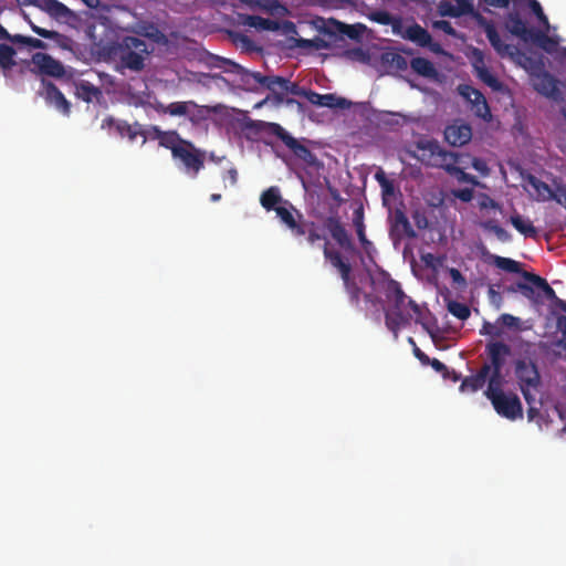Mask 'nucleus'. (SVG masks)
<instances>
[{"instance_id":"28","label":"nucleus","mask_w":566,"mask_h":566,"mask_svg":"<svg viewBox=\"0 0 566 566\" xmlns=\"http://www.w3.org/2000/svg\"><path fill=\"white\" fill-rule=\"evenodd\" d=\"M510 223L515 228L516 231H518L525 238L537 237V229L535 228L533 222L528 218H524L518 212H514L510 217Z\"/></svg>"},{"instance_id":"18","label":"nucleus","mask_w":566,"mask_h":566,"mask_svg":"<svg viewBox=\"0 0 566 566\" xmlns=\"http://www.w3.org/2000/svg\"><path fill=\"white\" fill-rule=\"evenodd\" d=\"M402 38L416 43L418 46L428 48L431 52L436 54L443 53L441 44L438 42H433L432 36L428 32V30L416 22L406 28Z\"/></svg>"},{"instance_id":"32","label":"nucleus","mask_w":566,"mask_h":566,"mask_svg":"<svg viewBox=\"0 0 566 566\" xmlns=\"http://www.w3.org/2000/svg\"><path fill=\"white\" fill-rule=\"evenodd\" d=\"M547 31L546 29L544 31L534 29L528 42L538 45L546 52H552L557 45V42L546 34Z\"/></svg>"},{"instance_id":"40","label":"nucleus","mask_w":566,"mask_h":566,"mask_svg":"<svg viewBox=\"0 0 566 566\" xmlns=\"http://www.w3.org/2000/svg\"><path fill=\"white\" fill-rule=\"evenodd\" d=\"M76 88L80 97L86 102H91L94 97H97L101 94L99 88L87 81L78 83Z\"/></svg>"},{"instance_id":"58","label":"nucleus","mask_w":566,"mask_h":566,"mask_svg":"<svg viewBox=\"0 0 566 566\" xmlns=\"http://www.w3.org/2000/svg\"><path fill=\"white\" fill-rule=\"evenodd\" d=\"M391 64L395 65L398 70H406L408 67L407 60L400 54H394L391 60Z\"/></svg>"},{"instance_id":"56","label":"nucleus","mask_w":566,"mask_h":566,"mask_svg":"<svg viewBox=\"0 0 566 566\" xmlns=\"http://www.w3.org/2000/svg\"><path fill=\"white\" fill-rule=\"evenodd\" d=\"M290 13V10L286 6L282 4L279 0L274 4V9L270 11L269 14L276 15V17H285Z\"/></svg>"},{"instance_id":"54","label":"nucleus","mask_w":566,"mask_h":566,"mask_svg":"<svg viewBox=\"0 0 566 566\" xmlns=\"http://www.w3.org/2000/svg\"><path fill=\"white\" fill-rule=\"evenodd\" d=\"M499 319L502 323V325L509 328H515L518 326L520 323V318L511 314H502Z\"/></svg>"},{"instance_id":"34","label":"nucleus","mask_w":566,"mask_h":566,"mask_svg":"<svg viewBox=\"0 0 566 566\" xmlns=\"http://www.w3.org/2000/svg\"><path fill=\"white\" fill-rule=\"evenodd\" d=\"M394 228L397 230L401 229L402 232L408 238L412 239L417 237V233L413 230L412 226L410 224L409 219L407 218L406 213L400 209H397L394 213Z\"/></svg>"},{"instance_id":"59","label":"nucleus","mask_w":566,"mask_h":566,"mask_svg":"<svg viewBox=\"0 0 566 566\" xmlns=\"http://www.w3.org/2000/svg\"><path fill=\"white\" fill-rule=\"evenodd\" d=\"M307 92H308V90L301 88L296 83H291L287 80L285 94L291 93L293 95L304 96V93H307Z\"/></svg>"},{"instance_id":"41","label":"nucleus","mask_w":566,"mask_h":566,"mask_svg":"<svg viewBox=\"0 0 566 566\" xmlns=\"http://www.w3.org/2000/svg\"><path fill=\"white\" fill-rule=\"evenodd\" d=\"M447 308L449 313L461 321L468 319L471 315L470 307L467 304L457 301H449Z\"/></svg>"},{"instance_id":"46","label":"nucleus","mask_w":566,"mask_h":566,"mask_svg":"<svg viewBox=\"0 0 566 566\" xmlns=\"http://www.w3.org/2000/svg\"><path fill=\"white\" fill-rule=\"evenodd\" d=\"M428 365H430L437 373L441 374L444 379L452 378V380L457 381L459 378L453 370L450 371L448 367L437 358H430Z\"/></svg>"},{"instance_id":"30","label":"nucleus","mask_w":566,"mask_h":566,"mask_svg":"<svg viewBox=\"0 0 566 566\" xmlns=\"http://www.w3.org/2000/svg\"><path fill=\"white\" fill-rule=\"evenodd\" d=\"M410 67L415 73L423 77L436 78L438 75L433 63L426 57H413L410 61Z\"/></svg>"},{"instance_id":"47","label":"nucleus","mask_w":566,"mask_h":566,"mask_svg":"<svg viewBox=\"0 0 566 566\" xmlns=\"http://www.w3.org/2000/svg\"><path fill=\"white\" fill-rule=\"evenodd\" d=\"M46 8L48 11L54 17L64 18L70 14V9L57 0H48Z\"/></svg>"},{"instance_id":"26","label":"nucleus","mask_w":566,"mask_h":566,"mask_svg":"<svg viewBox=\"0 0 566 566\" xmlns=\"http://www.w3.org/2000/svg\"><path fill=\"white\" fill-rule=\"evenodd\" d=\"M196 106L195 101L172 102L170 104H157L155 109L161 114L170 116H186L188 117L189 108Z\"/></svg>"},{"instance_id":"2","label":"nucleus","mask_w":566,"mask_h":566,"mask_svg":"<svg viewBox=\"0 0 566 566\" xmlns=\"http://www.w3.org/2000/svg\"><path fill=\"white\" fill-rule=\"evenodd\" d=\"M210 65L212 67L221 69L228 73H235L241 76L244 83H249L250 78L255 83L270 90L279 102L284 101L286 91L287 78L276 75H262L260 72H250L240 64L217 55L210 57Z\"/></svg>"},{"instance_id":"7","label":"nucleus","mask_w":566,"mask_h":566,"mask_svg":"<svg viewBox=\"0 0 566 566\" xmlns=\"http://www.w3.org/2000/svg\"><path fill=\"white\" fill-rule=\"evenodd\" d=\"M323 254L326 261L335 268L343 281L344 289L349 296V302L354 306H358L360 303V296L363 290L359 287L355 279L352 276V265L343 258L339 251L329 249L328 243H325Z\"/></svg>"},{"instance_id":"55","label":"nucleus","mask_w":566,"mask_h":566,"mask_svg":"<svg viewBox=\"0 0 566 566\" xmlns=\"http://www.w3.org/2000/svg\"><path fill=\"white\" fill-rule=\"evenodd\" d=\"M421 260L424 265L430 269H436L441 263V260L436 258L432 253L423 254Z\"/></svg>"},{"instance_id":"63","label":"nucleus","mask_w":566,"mask_h":566,"mask_svg":"<svg viewBox=\"0 0 566 566\" xmlns=\"http://www.w3.org/2000/svg\"><path fill=\"white\" fill-rule=\"evenodd\" d=\"M450 276L454 283H458L461 285L465 284V279L458 269H454V268L450 269Z\"/></svg>"},{"instance_id":"64","label":"nucleus","mask_w":566,"mask_h":566,"mask_svg":"<svg viewBox=\"0 0 566 566\" xmlns=\"http://www.w3.org/2000/svg\"><path fill=\"white\" fill-rule=\"evenodd\" d=\"M223 179H228L231 186H234L238 182V170L235 168H230L227 170Z\"/></svg>"},{"instance_id":"33","label":"nucleus","mask_w":566,"mask_h":566,"mask_svg":"<svg viewBox=\"0 0 566 566\" xmlns=\"http://www.w3.org/2000/svg\"><path fill=\"white\" fill-rule=\"evenodd\" d=\"M245 23L250 27L265 31H279L281 29V22L262 18L260 15H248Z\"/></svg>"},{"instance_id":"31","label":"nucleus","mask_w":566,"mask_h":566,"mask_svg":"<svg viewBox=\"0 0 566 566\" xmlns=\"http://www.w3.org/2000/svg\"><path fill=\"white\" fill-rule=\"evenodd\" d=\"M523 277L532 283L533 285H535L537 289H541L543 292H544V295L548 298V300H555V303L557 302V300H559L557 296H556V293L555 291L553 290V287L549 286V284L547 283V281L543 277H541L539 275H536L534 273H530V272H526V271H523Z\"/></svg>"},{"instance_id":"8","label":"nucleus","mask_w":566,"mask_h":566,"mask_svg":"<svg viewBox=\"0 0 566 566\" xmlns=\"http://www.w3.org/2000/svg\"><path fill=\"white\" fill-rule=\"evenodd\" d=\"M418 149L421 151L420 160L424 165L444 170H458L459 155L443 149L437 140L420 142Z\"/></svg>"},{"instance_id":"57","label":"nucleus","mask_w":566,"mask_h":566,"mask_svg":"<svg viewBox=\"0 0 566 566\" xmlns=\"http://www.w3.org/2000/svg\"><path fill=\"white\" fill-rule=\"evenodd\" d=\"M457 7L461 9L464 14H472L474 12V7L470 0H454Z\"/></svg>"},{"instance_id":"19","label":"nucleus","mask_w":566,"mask_h":566,"mask_svg":"<svg viewBox=\"0 0 566 566\" xmlns=\"http://www.w3.org/2000/svg\"><path fill=\"white\" fill-rule=\"evenodd\" d=\"M504 28L512 35L517 36L523 42H528L534 28L527 25L517 11L509 12L505 17Z\"/></svg>"},{"instance_id":"35","label":"nucleus","mask_w":566,"mask_h":566,"mask_svg":"<svg viewBox=\"0 0 566 566\" xmlns=\"http://www.w3.org/2000/svg\"><path fill=\"white\" fill-rule=\"evenodd\" d=\"M188 139L182 138L177 130H166L159 145L166 149L171 151V156L174 155V149H178L184 144L182 142H187Z\"/></svg>"},{"instance_id":"25","label":"nucleus","mask_w":566,"mask_h":566,"mask_svg":"<svg viewBox=\"0 0 566 566\" xmlns=\"http://www.w3.org/2000/svg\"><path fill=\"white\" fill-rule=\"evenodd\" d=\"M490 371H491V366L488 364H484L475 375L468 376L462 380L460 389L462 391H464L467 389H469L471 391H476V390L481 389L485 385L486 379L490 375Z\"/></svg>"},{"instance_id":"27","label":"nucleus","mask_w":566,"mask_h":566,"mask_svg":"<svg viewBox=\"0 0 566 566\" xmlns=\"http://www.w3.org/2000/svg\"><path fill=\"white\" fill-rule=\"evenodd\" d=\"M353 224L355 227L358 240L366 252L373 248V242L366 235V227L364 222V209L359 207L353 213Z\"/></svg>"},{"instance_id":"29","label":"nucleus","mask_w":566,"mask_h":566,"mask_svg":"<svg viewBox=\"0 0 566 566\" xmlns=\"http://www.w3.org/2000/svg\"><path fill=\"white\" fill-rule=\"evenodd\" d=\"M284 201L277 187H270L260 197V203L266 211H275L277 207L284 206Z\"/></svg>"},{"instance_id":"60","label":"nucleus","mask_w":566,"mask_h":566,"mask_svg":"<svg viewBox=\"0 0 566 566\" xmlns=\"http://www.w3.org/2000/svg\"><path fill=\"white\" fill-rule=\"evenodd\" d=\"M554 200L566 209V187H557Z\"/></svg>"},{"instance_id":"51","label":"nucleus","mask_w":566,"mask_h":566,"mask_svg":"<svg viewBox=\"0 0 566 566\" xmlns=\"http://www.w3.org/2000/svg\"><path fill=\"white\" fill-rule=\"evenodd\" d=\"M305 229L306 240L310 244H314L315 242L323 239V237L317 232L315 222L307 221Z\"/></svg>"},{"instance_id":"50","label":"nucleus","mask_w":566,"mask_h":566,"mask_svg":"<svg viewBox=\"0 0 566 566\" xmlns=\"http://www.w3.org/2000/svg\"><path fill=\"white\" fill-rule=\"evenodd\" d=\"M432 27L437 30L443 31L446 34L451 35L453 38L460 39L461 36L457 32V30L451 25V23L447 20H437L433 21Z\"/></svg>"},{"instance_id":"11","label":"nucleus","mask_w":566,"mask_h":566,"mask_svg":"<svg viewBox=\"0 0 566 566\" xmlns=\"http://www.w3.org/2000/svg\"><path fill=\"white\" fill-rule=\"evenodd\" d=\"M276 217L281 223L291 232V234L298 239L305 237V227L307 220H305L303 213L297 210L290 201H284V206H280L275 209Z\"/></svg>"},{"instance_id":"3","label":"nucleus","mask_w":566,"mask_h":566,"mask_svg":"<svg viewBox=\"0 0 566 566\" xmlns=\"http://www.w3.org/2000/svg\"><path fill=\"white\" fill-rule=\"evenodd\" d=\"M259 129H263L266 133L276 136L282 143L292 151V154L301 160L305 167L318 170L323 165L316 157V155L304 144L293 137L286 132L280 124L266 123L259 120L254 124Z\"/></svg>"},{"instance_id":"48","label":"nucleus","mask_w":566,"mask_h":566,"mask_svg":"<svg viewBox=\"0 0 566 566\" xmlns=\"http://www.w3.org/2000/svg\"><path fill=\"white\" fill-rule=\"evenodd\" d=\"M31 30L36 33L39 36L49 39V40H57L61 38V34L57 31L46 30L44 28L38 27L33 22L29 21Z\"/></svg>"},{"instance_id":"39","label":"nucleus","mask_w":566,"mask_h":566,"mask_svg":"<svg viewBox=\"0 0 566 566\" xmlns=\"http://www.w3.org/2000/svg\"><path fill=\"white\" fill-rule=\"evenodd\" d=\"M482 228L489 232H492L495 234V237L501 242H509L512 239V235L501 226L497 224L495 220H488L482 222Z\"/></svg>"},{"instance_id":"16","label":"nucleus","mask_w":566,"mask_h":566,"mask_svg":"<svg viewBox=\"0 0 566 566\" xmlns=\"http://www.w3.org/2000/svg\"><path fill=\"white\" fill-rule=\"evenodd\" d=\"M31 62L34 65L32 71L41 75H48L56 78H61L65 75V69L63 64L48 53H34L32 55Z\"/></svg>"},{"instance_id":"5","label":"nucleus","mask_w":566,"mask_h":566,"mask_svg":"<svg viewBox=\"0 0 566 566\" xmlns=\"http://www.w3.org/2000/svg\"><path fill=\"white\" fill-rule=\"evenodd\" d=\"M503 381L488 385L484 391L485 397L492 402L495 411L510 420H515L523 416L522 403L517 395L513 392L505 394L502 390Z\"/></svg>"},{"instance_id":"37","label":"nucleus","mask_w":566,"mask_h":566,"mask_svg":"<svg viewBox=\"0 0 566 566\" xmlns=\"http://www.w3.org/2000/svg\"><path fill=\"white\" fill-rule=\"evenodd\" d=\"M15 50L8 44H0V67L3 71L11 70L15 65Z\"/></svg>"},{"instance_id":"4","label":"nucleus","mask_w":566,"mask_h":566,"mask_svg":"<svg viewBox=\"0 0 566 566\" xmlns=\"http://www.w3.org/2000/svg\"><path fill=\"white\" fill-rule=\"evenodd\" d=\"M112 53L119 60L120 66L139 72L145 66V54H148L147 44L136 36H125L112 48Z\"/></svg>"},{"instance_id":"22","label":"nucleus","mask_w":566,"mask_h":566,"mask_svg":"<svg viewBox=\"0 0 566 566\" xmlns=\"http://www.w3.org/2000/svg\"><path fill=\"white\" fill-rule=\"evenodd\" d=\"M325 22L326 20H322V25L318 27L321 35L315 36L313 39H298L297 46L303 49H315V50H328L333 48H338L336 40L334 36L325 33Z\"/></svg>"},{"instance_id":"17","label":"nucleus","mask_w":566,"mask_h":566,"mask_svg":"<svg viewBox=\"0 0 566 566\" xmlns=\"http://www.w3.org/2000/svg\"><path fill=\"white\" fill-rule=\"evenodd\" d=\"M324 226L335 242L346 252H354V241L337 216H329L325 219Z\"/></svg>"},{"instance_id":"38","label":"nucleus","mask_w":566,"mask_h":566,"mask_svg":"<svg viewBox=\"0 0 566 566\" xmlns=\"http://www.w3.org/2000/svg\"><path fill=\"white\" fill-rule=\"evenodd\" d=\"M493 263L500 270L509 273H521L523 275L521 263L513 259L494 255Z\"/></svg>"},{"instance_id":"61","label":"nucleus","mask_w":566,"mask_h":566,"mask_svg":"<svg viewBox=\"0 0 566 566\" xmlns=\"http://www.w3.org/2000/svg\"><path fill=\"white\" fill-rule=\"evenodd\" d=\"M410 343L413 344V354L415 356L421 361L423 365H428V361H430V357L426 355L419 347H417L416 343L412 338H409Z\"/></svg>"},{"instance_id":"36","label":"nucleus","mask_w":566,"mask_h":566,"mask_svg":"<svg viewBox=\"0 0 566 566\" xmlns=\"http://www.w3.org/2000/svg\"><path fill=\"white\" fill-rule=\"evenodd\" d=\"M212 112L213 109L210 106L198 105L196 103V106H191V108H189L187 118L193 125H199L201 122L207 120Z\"/></svg>"},{"instance_id":"12","label":"nucleus","mask_w":566,"mask_h":566,"mask_svg":"<svg viewBox=\"0 0 566 566\" xmlns=\"http://www.w3.org/2000/svg\"><path fill=\"white\" fill-rule=\"evenodd\" d=\"M485 350L491 366L489 384L503 381L502 369L506 358L511 355V347L503 342H491L486 345Z\"/></svg>"},{"instance_id":"6","label":"nucleus","mask_w":566,"mask_h":566,"mask_svg":"<svg viewBox=\"0 0 566 566\" xmlns=\"http://www.w3.org/2000/svg\"><path fill=\"white\" fill-rule=\"evenodd\" d=\"M526 60L530 62L528 71L533 88L554 102L563 101V84L544 69L542 61H533L530 57Z\"/></svg>"},{"instance_id":"21","label":"nucleus","mask_w":566,"mask_h":566,"mask_svg":"<svg viewBox=\"0 0 566 566\" xmlns=\"http://www.w3.org/2000/svg\"><path fill=\"white\" fill-rule=\"evenodd\" d=\"M43 85V97L48 104L54 105L59 111L63 114L67 115L70 113L71 104L65 98L63 93L57 88L55 84L52 82L42 80Z\"/></svg>"},{"instance_id":"15","label":"nucleus","mask_w":566,"mask_h":566,"mask_svg":"<svg viewBox=\"0 0 566 566\" xmlns=\"http://www.w3.org/2000/svg\"><path fill=\"white\" fill-rule=\"evenodd\" d=\"M459 94L471 104V111L482 119L491 118V111L485 96L471 85L462 84L458 87Z\"/></svg>"},{"instance_id":"20","label":"nucleus","mask_w":566,"mask_h":566,"mask_svg":"<svg viewBox=\"0 0 566 566\" xmlns=\"http://www.w3.org/2000/svg\"><path fill=\"white\" fill-rule=\"evenodd\" d=\"M304 97L313 105L328 108H347L350 105V102L344 97L336 96L335 94H319L312 90H308L307 93H304Z\"/></svg>"},{"instance_id":"52","label":"nucleus","mask_w":566,"mask_h":566,"mask_svg":"<svg viewBox=\"0 0 566 566\" xmlns=\"http://www.w3.org/2000/svg\"><path fill=\"white\" fill-rule=\"evenodd\" d=\"M277 0H247L251 8H258L266 13H270L274 9V4Z\"/></svg>"},{"instance_id":"23","label":"nucleus","mask_w":566,"mask_h":566,"mask_svg":"<svg viewBox=\"0 0 566 566\" xmlns=\"http://www.w3.org/2000/svg\"><path fill=\"white\" fill-rule=\"evenodd\" d=\"M444 138L451 146H463L472 138V129L468 124L449 125L444 130Z\"/></svg>"},{"instance_id":"53","label":"nucleus","mask_w":566,"mask_h":566,"mask_svg":"<svg viewBox=\"0 0 566 566\" xmlns=\"http://www.w3.org/2000/svg\"><path fill=\"white\" fill-rule=\"evenodd\" d=\"M535 287L532 283L528 284L526 282H517L516 284V291L521 292L528 300L535 298Z\"/></svg>"},{"instance_id":"45","label":"nucleus","mask_w":566,"mask_h":566,"mask_svg":"<svg viewBox=\"0 0 566 566\" xmlns=\"http://www.w3.org/2000/svg\"><path fill=\"white\" fill-rule=\"evenodd\" d=\"M530 184L533 186V188L542 196L546 197L547 199H554L555 192L552 190V188L544 181L537 179L534 176L530 177Z\"/></svg>"},{"instance_id":"13","label":"nucleus","mask_w":566,"mask_h":566,"mask_svg":"<svg viewBox=\"0 0 566 566\" xmlns=\"http://www.w3.org/2000/svg\"><path fill=\"white\" fill-rule=\"evenodd\" d=\"M366 25L363 23L346 24L335 19H328L325 22V33L335 38L338 46L345 39H350L359 42L366 31Z\"/></svg>"},{"instance_id":"49","label":"nucleus","mask_w":566,"mask_h":566,"mask_svg":"<svg viewBox=\"0 0 566 566\" xmlns=\"http://www.w3.org/2000/svg\"><path fill=\"white\" fill-rule=\"evenodd\" d=\"M29 36L22 34H13L11 35L1 24H0V40H8L12 43L17 44H28Z\"/></svg>"},{"instance_id":"42","label":"nucleus","mask_w":566,"mask_h":566,"mask_svg":"<svg viewBox=\"0 0 566 566\" xmlns=\"http://www.w3.org/2000/svg\"><path fill=\"white\" fill-rule=\"evenodd\" d=\"M526 3L539 24L543 25L544 29L549 30V21L547 15L544 13L541 3L537 0H526Z\"/></svg>"},{"instance_id":"43","label":"nucleus","mask_w":566,"mask_h":566,"mask_svg":"<svg viewBox=\"0 0 566 566\" xmlns=\"http://www.w3.org/2000/svg\"><path fill=\"white\" fill-rule=\"evenodd\" d=\"M438 13L441 17H451V18H458L463 15L464 13L461 11V9L457 6H453L448 0H441L438 4Z\"/></svg>"},{"instance_id":"24","label":"nucleus","mask_w":566,"mask_h":566,"mask_svg":"<svg viewBox=\"0 0 566 566\" xmlns=\"http://www.w3.org/2000/svg\"><path fill=\"white\" fill-rule=\"evenodd\" d=\"M104 123L114 126L120 137H127L130 142H134L137 136L144 135L143 126L139 123L128 124L125 120H115L111 117Z\"/></svg>"},{"instance_id":"62","label":"nucleus","mask_w":566,"mask_h":566,"mask_svg":"<svg viewBox=\"0 0 566 566\" xmlns=\"http://www.w3.org/2000/svg\"><path fill=\"white\" fill-rule=\"evenodd\" d=\"M165 133L166 130H161L158 126H150L147 130L148 136L151 139H157L158 142L161 140Z\"/></svg>"},{"instance_id":"44","label":"nucleus","mask_w":566,"mask_h":566,"mask_svg":"<svg viewBox=\"0 0 566 566\" xmlns=\"http://www.w3.org/2000/svg\"><path fill=\"white\" fill-rule=\"evenodd\" d=\"M479 78L490 86L493 90H499L501 87L500 81L486 69V67H476Z\"/></svg>"},{"instance_id":"1","label":"nucleus","mask_w":566,"mask_h":566,"mask_svg":"<svg viewBox=\"0 0 566 566\" xmlns=\"http://www.w3.org/2000/svg\"><path fill=\"white\" fill-rule=\"evenodd\" d=\"M377 284L388 302V308L385 310V324L395 337L398 336L401 327L409 325L412 319L426 326L420 306L406 295L399 282L382 275Z\"/></svg>"},{"instance_id":"9","label":"nucleus","mask_w":566,"mask_h":566,"mask_svg":"<svg viewBox=\"0 0 566 566\" xmlns=\"http://www.w3.org/2000/svg\"><path fill=\"white\" fill-rule=\"evenodd\" d=\"M182 144L184 145L177 150L174 149V155L171 157L175 161L181 164L184 171L187 175L196 178L205 167L206 151L197 148L190 140L182 142Z\"/></svg>"},{"instance_id":"14","label":"nucleus","mask_w":566,"mask_h":566,"mask_svg":"<svg viewBox=\"0 0 566 566\" xmlns=\"http://www.w3.org/2000/svg\"><path fill=\"white\" fill-rule=\"evenodd\" d=\"M479 23L483 27L485 35L497 55L514 59L520 54V50L516 45L503 42L493 22L480 17Z\"/></svg>"},{"instance_id":"10","label":"nucleus","mask_w":566,"mask_h":566,"mask_svg":"<svg viewBox=\"0 0 566 566\" xmlns=\"http://www.w3.org/2000/svg\"><path fill=\"white\" fill-rule=\"evenodd\" d=\"M515 376L524 399L531 405V389L537 390L541 386V375L537 365L527 358L515 361Z\"/></svg>"}]
</instances>
